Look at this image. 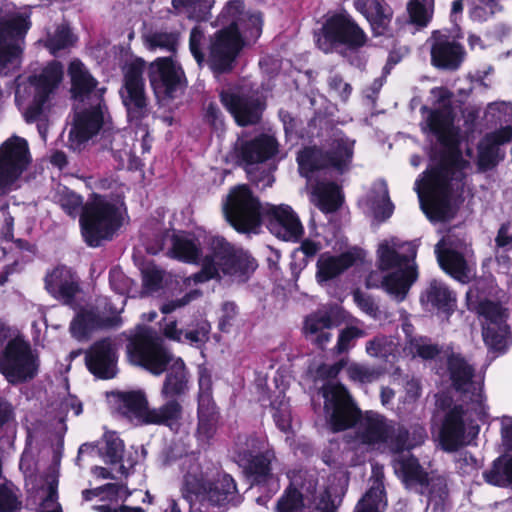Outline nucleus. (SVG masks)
Wrapping results in <instances>:
<instances>
[{
  "instance_id": "nucleus-1",
  "label": "nucleus",
  "mask_w": 512,
  "mask_h": 512,
  "mask_svg": "<svg viewBox=\"0 0 512 512\" xmlns=\"http://www.w3.org/2000/svg\"><path fill=\"white\" fill-rule=\"evenodd\" d=\"M431 96L436 106L422 107L424 120L421 128L433 134L445 149L435 167L423 173L415 182L420 207L430 221H443L453 215L454 204L463 190L464 170L468 166L456 148L458 132L453 125L451 93L444 87H435Z\"/></svg>"
},
{
  "instance_id": "nucleus-2",
  "label": "nucleus",
  "mask_w": 512,
  "mask_h": 512,
  "mask_svg": "<svg viewBox=\"0 0 512 512\" xmlns=\"http://www.w3.org/2000/svg\"><path fill=\"white\" fill-rule=\"evenodd\" d=\"M450 379L461 402L445 394L437 395L433 435L442 450L454 452L466 446L479 432L478 420L486 416L481 380L474 379V369L458 353L447 354Z\"/></svg>"
},
{
  "instance_id": "nucleus-3",
  "label": "nucleus",
  "mask_w": 512,
  "mask_h": 512,
  "mask_svg": "<svg viewBox=\"0 0 512 512\" xmlns=\"http://www.w3.org/2000/svg\"><path fill=\"white\" fill-rule=\"evenodd\" d=\"M205 255L201 258L200 243L185 235L173 239L171 253L173 257L187 263L201 262V269L187 278V283H205L210 280L244 282L257 267L255 260L247 251L238 248L219 235L205 237Z\"/></svg>"
},
{
  "instance_id": "nucleus-4",
  "label": "nucleus",
  "mask_w": 512,
  "mask_h": 512,
  "mask_svg": "<svg viewBox=\"0 0 512 512\" xmlns=\"http://www.w3.org/2000/svg\"><path fill=\"white\" fill-rule=\"evenodd\" d=\"M321 394L324 398L325 417L333 431H342L356 425L353 443L361 454L384 444L392 449L396 433L392 421L372 411L361 415L341 384L328 381L321 388Z\"/></svg>"
},
{
  "instance_id": "nucleus-5",
  "label": "nucleus",
  "mask_w": 512,
  "mask_h": 512,
  "mask_svg": "<svg viewBox=\"0 0 512 512\" xmlns=\"http://www.w3.org/2000/svg\"><path fill=\"white\" fill-rule=\"evenodd\" d=\"M223 212L238 232L257 233L265 220L269 231L284 241L296 242L303 234L300 219L289 205H262L247 185L231 190L223 204Z\"/></svg>"
},
{
  "instance_id": "nucleus-6",
  "label": "nucleus",
  "mask_w": 512,
  "mask_h": 512,
  "mask_svg": "<svg viewBox=\"0 0 512 512\" xmlns=\"http://www.w3.org/2000/svg\"><path fill=\"white\" fill-rule=\"evenodd\" d=\"M354 145L355 140L343 133H335L326 152L306 147L297 156L299 172L312 188V202L324 213L336 211L342 204L343 195L336 183L320 180V177L326 176L328 168L339 173L347 171L352 163Z\"/></svg>"
},
{
  "instance_id": "nucleus-7",
  "label": "nucleus",
  "mask_w": 512,
  "mask_h": 512,
  "mask_svg": "<svg viewBox=\"0 0 512 512\" xmlns=\"http://www.w3.org/2000/svg\"><path fill=\"white\" fill-rule=\"evenodd\" d=\"M162 342L155 330L140 326L127 345V354L132 364L154 375H160L167 369L161 396L175 399L188 392L189 377L183 360L172 356L164 349Z\"/></svg>"
},
{
  "instance_id": "nucleus-8",
  "label": "nucleus",
  "mask_w": 512,
  "mask_h": 512,
  "mask_svg": "<svg viewBox=\"0 0 512 512\" xmlns=\"http://www.w3.org/2000/svg\"><path fill=\"white\" fill-rule=\"evenodd\" d=\"M222 28L210 44L209 64L215 72H225L232 67L242 47L255 41L262 33V18L259 13L244 11L241 0H231L218 17Z\"/></svg>"
},
{
  "instance_id": "nucleus-9",
  "label": "nucleus",
  "mask_w": 512,
  "mask_h": 512,
  "mask_svg": "<svg viewBox=\"0 0 512 512\" xmlns=\"http://www.w3.org/2000/svg\"><path fill=\"white\" fill-rule=\"evenodd\" d=\"M53 200L68 216H80L82 235L91 247H98L103 240L111 239L121 225L119 206L106 196L94 193L83 206L81 196L65 186H58Z\"/></svg>"
},
{
  "instance_id": "nucleus-10",
  "label": "nucleus",
  "mask_w": 512,
  "mask_h": 512,
  "mask_svg": "<svg viewBox=\"0 0 512 512\" xmlns=\"http://www.w3.org/2000/svg\"><path fill=\"white\" fill-rule=\"evenodd\" d=\"M72 96L77 102L69 147L76 151L98 133L104 121V88L97 87L96 79L79 60L71 61L68 69Z\"/></svg>"
},
{
  "instance_id": "nucleus-11",
  "label": "nucleus",
  "mask_w": 512,
  "mask_h": 512,
  "mask_svg": "<svg viewBox=\"0 0 512 512\" xmlns=\"http://www.w3.org/2000/svg\"><path fill=\"white\" fill-rule=\"evenodd\" d=\"M182 474L180 492L190 506L200 507L224 505L236 492L234 479L219 471L212 463L201 461L196 453L180 458Z\"/></svg>"
},
{
  "instance_id": "nucleus-12",
  "label": "nucleus",
  "mask_w": 512,
  "mask_h": 512,
  "mask_svg": "<svg viewBox=\"0 0 512 512\" xmlns=\"http://www.w3.org/2000/svg\"><path fill=\"white\" fill-rule=\"evenodd\" d=\"M63 66L53 61L40 74L26 79L19 77L16 83L15 103L26 122H38V131L45 139V122L51 108V99L63 79Z\"/></svg>"
},
{
  "instance_id": "nucleus-13",
  "label": "nucleus",
  "mask_w": 512,
  "mask_h": 512,
  "mask_svg": "<svg viewBox=\"0 0 512 512\" xmlns=\"http://www.w3.org/2000/svg\"><path fill=\"white\" fill-rule=\"evenodd\" d=\"M417 245L391 237L381 241L377 249L379 268L392 270L382 279L381 286L395 301L402 302L418 278L415 258Z\"/></svg>"
},
{
  "instance_id": "nucleus-14",
  "label": "nucleus",
  "mask_w": 512,
  "mask_h": 512,
  "mask_svg": "<svg viewBox=\"0 0 512 512\" xmlns=\"http://www.w3.org/2000/svg\"><path fill=\"white\" fill-rule=\"evenodd\" d=\"M39 358L30 343L16 329L0 322V372L12 384L36 376Z\"/></svg>"
},
{
  "instance_id": "nucleus-15",
  "label": "nucleus",
  "mask_w": 512,
  "mask_h": 512,
  "mask_svg": "<svg viewBox=\"0 0 512 512\" xmlns=\"http://www.w3.org/2000/svg\"><path fill=\"white\" fill-rule=\"evenodd\" d=\"M28 9L6 6L0 11V75L20 68L25 37L31 27Z\"/></svg>"
},
{
  "instance_id": "nucleus-16",
  "label": "nucleus",
  "mask_w": 512,
  "mask_h": 512,
  "mask_svg": "<svg viewBox=\"0 0 512 512\" xmlns=\"http://www.w3.org/2000/svg\"><path fill=\"white\" fill-rule=\"evenodd\" d=\"M235 461L241 466L253 483L267 484L271 492L279 488V480L271 473L275 454L266 437L239 435L233 447Z\"/></svg>"
},
{
  "instance_id": "nucleus-17",
  "label": "nucleus",
  "mask_w": 512,
  "mask_h": 512,
  "mask_svg": "<svg viewBox=\"0 0 512 512\" xmlns=\"http://www.w3.org/2000/svg\"><path fill=\"white\" fill-rule=\"evenodd\" d=\"M394 472L409 490L426 495L428 506L443 509L448 496L446 480L442 476H429L409 451L397 453L392 461Z\"/></svg>"
},
{
  "instance_id": "nucleus-18",
  "label": "nucleus",
  "mask_w": 512,
  "mask_h": 512,
  "mask_svg": "<svg viewBox=\"0 0 512 512\" xmlns=\"http://www.w3.org/2000/svg\"><path fill=\"white\" fill-rule=\"evenodd\" d=\"M367 35L347 13L329 16L316 34V43L325 53L356 51L363 47Z\"/></svg>"
},
{
  "instance_id": "nucleus-19",
  "label": "nucleus",
  "mask_w": 512,
  "mask_h": 512,
  "mask_svg": "<svg viewBox=\"0 0 512 512\" xmlns=\"http://www.w3.org/2000/svg\"><path fill=\"white\" fill-rule=\"evenodd\" d=\"M468 306L475 310L481 319L482 336L489 349L504 351L510 342V313L499 303L474 299L472 290L467 292Z\"/></svg>"
},
{
  "instance_id": "nucleus-20",
  "label": "nucleus",
  "mask_w": 512,
  "mask_h": 512,
  "mask_svg": "<svg viewBox=\"0 0 512 512\" xmlns=\"http://www.w3.org/2000/svg\"><path fill=\"white\" fill-rule=\"evenodd\" d=\"M122 300L121 304L124 305ZM120 308L114 306L106 297H99L94 303L81 308L70 324L71 335L79 340H86L90 333L97 329L118 326L120 323Z\"/></svg>"
},
{
  "instance_id": "nucleus-21",
  "label": "nucleus",
  "mask_w": 512,
  "mask_h": 512,
  "mask_svg": "<svg viewBox=\"0 0 512 512\" xmlns=\"http://www.w3.org/2000/svg\"><path fill=\"white\" fill-rule=\"evenodd\" d=\"M487 114L495 118L496 122L506 125L487 134L481 141L478 165L482 170L492 168L504 157L500 146L512 139V106L506 102L492 103L488 105Z\"/></svg>"
},
{
  "instance_id": "nucleus-22",
  "label": "nucleus",
  "mask_w": 512,
  "mask_h": 512,
  "mask_svg": "<svg viewBox=\"0 0 512 512\" xmlns=\"http://www.w3.org/2000/svg\"><path fill=\"white\" fill-rule=\"evenodd\" d=\"M31 162L26 139L13 135L0 145V196L18 187Z\"/></svg>"
},
{
  "instance_id": "nucleus-23",
  "label": "nucleus",
  "mask_w": 512,
  "mask_h": 512,
  "mask_svg": "<svg viewBox=\"0 0 512 512\" xmlns=\"http://www.w3.org/2000/svg\"><path fill=\"white\" fill-rule=\"evenodd\" d=\"M288 477L290 486L277 501L276 512H312L319 493L316 472L292 471Z\"/></svg>"
},
{
  "instance_id": "nucleus-24",
  "label": "nucleus",
  "mask_w": 512,
  "mask_h": 512,
  "mask_svg": "<svg viewBox=\"0 0 512 512\" xmlns=\"http://www.w3.org/2000/svg\"><path fill=\"white\" fill-rule=\"evenodd\" d=\"M144 69L145 62L141 59H136L127 64L124 71V85L121 90V97L127 109L128 118L135 125H138L149 113L144 89Z\"/></svg>"
},
{
  "instance_id": "nucleus-25",
  "label": "nucleus",
  "mask_w": 512,
  "mask_h": 512,
  "mask_svg": "<svg viewBox=\"0 0 512 512\" xmlns=\"http://www.w3.org/2000/svg\"><path fill=\"white\" fill-rule=\"evenodd\" d=\"M239 157L247 165L250 179L262 188L272 186L274 177L271 172H264L259 177L252 171V166L272 158L278 151V143L271 135H260L250 141H241L238 145Z\"/></svg>"
},
{
  "instance_id": "nucleus-26",
  "label": "nucleus",
  "mask_w": 512,
  "mask_h": 512,
  "mask_svg": "<svg viewBox=\"0 0 512 512\" xmlns=\"http://www.w3.org/2000/svg\"><path fill=\"white\" fill-rule=\"evenodd\" d=\"M221 101L240 126L258 123L264 109L259 94L244 88L223 91Z\"/></svg>"
},
{
  "instance_id": "nucleus-27",
  "label": "nucleus",
  "mask_w": 512,
  "mask_h": 512,
  "mask_svg": "<svg viewBox=\"0 0 512 512\" xmlns=\"http://www.w3.org/2000/svg\"><path fill=\"white\" fill-rule=\"evenodd\" d=\"M149 80L158 98H172L183 87L184 73L171 57H160L149 66Z\"/></svg>"
},
{
  "instance_id": "nucleus-28",
  "label": "nucleus",
  "mask_w": 512,
  "mask_h": 512,
  "mask_svg": "<svg viewBox=\"0 0 512 512\" xmlns=\"http://www.w3.org/2000/svg\"><path fill=\"white\" fill-rule=\"evenodd\" d=\"M117 341L104 338L95 342L86 352L85 362L88 370L98 378L111 379L117 373Z\"/></svg>"
},
{
  "instance_id": "nucleus-29",
  "label": "nucleus",
  "mask_w": 512,
  "mask_h": 512,
  "mask_svg": "<svg viewBox=\"0 0 512 512\" xmlns=\"http://www.w3.org/2000/svg\"><path fill=\"white\" fill-rule=\"evenodd\" d=\"M467 249L464 243L454 245L450 236L443 238L435 247V254L440 267L460 282L468 281L470 269L464 256Z\"/></svg>"
},
{
  "instance_id": "nucleus-30",
  "label": "nucleus",
  "mask_w": 512,
  "mask_h": 512,
  "mask_svg": "<svg viewBox=\"0 0 512 512\" xmlns=\"http://www.w3.org/2000/svg\"><path fill=\"white\" fill-rule=\"evenodd\" d=\"M431 40L432 64L445 70H457L465 57L463 46L447 33L440 31L434 32Z\"/></svg>"
},
{
  "instance_id": "nucleus-31",
  "label": "nucleus",
  "mask_w": 512,
  "mask_h": 512,
  "mask_svg": "<svg viewBox=\"0 0 512 512\" xmlns=\"http://www.w3.org/2000/svg\"><path fill=\"white\" fill-rule=\"evenodd\" d=\"M354 6L367 19L375 36L389 31L394 11L385 0H355Z\"/></svg>"
},
{
  "instance_id": "nucleus-32",
  "label": "nucleus",
  "mask_w": 512,
  "mask_h": 512,
  "mask_svg": "<svg viewBox=\"0 0 512 512\" xmlns=\"http://www.w3.org/2000/svg\"><path fill=\"white\" fill-rule=\"evenodd\" d=\"M360 258V251L356 248L349 249L339 256L323 253L317 260L316 279L319 283L327 282L339 276Z\"/></svg>"
},
{
  "instance_id": "nucleus-33",
  "label": "nucleus",
  "mask_w": 512,
  "mask_h": 512,
  "mask_svg": "<svg viewBox=\"0 0 512 512\" xmlns=\"http://www.w3.org/2000/svg\"><path fill=\"white\" fill-rule=\"evenodd\" d=\"M100 453L105 463L117 467L116 472L123 476H127L137 462L136 457L130 452L124 456L123 441L115 432H107L104 435V446L101 447Z\"/></svg>"
},
{
  "instance_id": "nucleus-34",
  "label": "nucleus",
  "mask_w": 512,
  "mask_h": 512,
  "mask_svg": "<svg viewBox=\"0 0 512 512\" xmlns=\"http://www.w3.org/2000/svg\"><path fill=\"white\" fill-rule=\"evenodd\" d=\"M118 411L136 425H145L148 401L142 391L116 392L113 394Z\"/></svg>"
},
{
  "instance_id": "nucleus-35",
  "label": "nucleus",
  "mask_w": 512,
  "mask_h": 512,
  "mask_svg": "<svg viewBox=\"0 0 512 512\" xmlns=\"http://www.w3.org/2000/svg\"><path fill=\"white\" fill-rule=\"evenodd\" d=\"M47 291L55 298L70 303L78 290L77 280L71 269L58 266L45 278Z\"/></svg>"
},
{
  "instance_id": "nucleus-36",
  "label": "nucleus",
  "mask_w": 512,
  "mask_h": 512,
  "mask_svg": "<svg viewBox=\"0 0 512 512\" xmlns=\"http://www.w3.org/2000/svg\"><path fill=\"white\" fill-rule=\"evenodd\" d=\"M383 468L377 465L372 467L370 487L359 500L354 512H384L387 507V498L383 484Z\"/></svg>"
},
{
  "instance_id": "nucleus-37",
  "label": "nucleus",
  "mask_w": 512,
  "mask_h": 512,
  "mask_svg": "<svg viewBox=\"0 0 512 512\" xmlns=\"http://www.w3.org/2000/svg\"><path fill=\"white\" fill-rule=\"evenodd\" d=\"M420 301L427 310H438L450 314L456 305V296L446 284L433 280L422 293Z\"/></svg>"
},
{
  "instance_id": "nucleus-38",
  "label": "nucleus",
  "mask_w": 512,
  "mask_h": 512,
  "mask_svg": "<svg viewBox=\"0 0 512 512\" xmlns=\"http://www.w3.org/2000/svg\"><path fill=\"white\" fill-rule=\"evenodd\" d=\"M322 459L326 465L333 468L356 466L364 461L353 441L343 446L338 442H330L322 453Z\"/></svg>"
},
{
  "instance_id": "nucleus-39",
  "label": "nucleus",
  "mask_w": 512,
  "mask_h": 512,
  "mask_svg": "<svg viewBox=\"0 0 512 512\" xmlns=\"http://www.w3.org/2000/svg\"><path fill=\"white\" fill-rule=\"evenodd\" d=\"M331 327V316L327 312L318 311L306 317L303 331L308 340L324 347L331 340Z\"/></svg>"
},
{
  "instance_id": "nucleus-40",
  "label": "nucleus",
  "mask_w": 512,
  "mask_h": 512,
  "mask_svg": "<svg viewBox=\"0 0 512 512\" xmlns=\"http://www.w3.org/2000/svg\"><path fill=\"white\" fill-rule=\"evenodd\" d=\"M163 332L171 340L200 347L208 340L210 325L207 321H200L195 327L183 331L177 328L176 321H170L165 324Z\"/></svg>"
},
{
  "instance_id": "nucleus-41",
  "label": "nucleus",
  "mask_w": 512,
  "mask_h": 512,
  "mask_svg": "<svg viewBox=\"0 0 512 512\" xmlns=\"http://www.w3.org/2000/svg\"><path fill=\"white\" fill-rule=\"evenodd\" d=\"M181 417V404L176 399L168 398L162 406L148 409L145 425H164L175 429L178 427Z\"/></svg>"
},
{
  "instance_id": "nucleus-42",
  "label": "nucleus",
  "mask_w": 512,
  "mask_h": 512,
  "mask_svg": "<svg viewBox=\"0 0 512 512\" xmlns=\"http://www.w3.org/2000/svg\"><path fill=\"white\" fill-rule=\"evenodd\" d=\"M13 217H5V225L1 233L0 241V259L11 261L12 265L18 264L17 253L26 248V243L22 240H13Z\"/></svg>"
},
{
  "instance_id": "nucleus-43",
  "label": "nucleus",
  "mask_w": 512,
  "mask_h": 512,
  "mask_svg": "<svg viewBox=\"0 0 512 512\" xmlns=\"http://www.w3.org/2000/svg\"><path fill=\"white\" fill-rule=\"evenodd\" d=\"M369 201L377 218L384 220L392 215L394 205L390 201L387 183L384 180H378L373 184Z\"/></svg>"
},
{
  "instance_id": "nucleus-44",
  "label": "nucleus",
  "mask_w": 512,
  "mask_h": 512,
  "mask_svg": "<svg viewBox=\"0 0 512 512\" xmlns=\"http://www.w3.org/2000/svg\"><path fill=\"white\" fill-rule=\"evenodd\" d=\"M398 347L399 342L397 338L380 335L366 343V353L371 357L389 360V357H396Z\"/></svg>"
},
{
  "instance_id": "nucleus-45",
  "label": "nucleus",
  "mask_w": 512,
  "mask_h": 512,
  "mask_svg": "<svg viewBox=\"0 0 512 512\" xmlns=\"http://www.w3.org/2000/svg\"><path fill=\"white\" fill-rule=\"evenodd\" d=\"M486 482L496 486H512V458H498L490 470L483 473Z\"/></svg>"
},
{
  "instance_id": "nucleus-46",
  "label": "nucleus",
  "mask_w": 512,
  "mask_h": 512,
  "mask_svg": "<svg viewBox=\"0 0 512 512\" xmlns=\"http://www.w3.org/2000/svg\"><path fill=\"white\" fill-rule=\"evenodd\" d=\"M198 415H217L212 399V380L206 368L199 369Z\"/></svg>"
},
{
  "instance_id": "nucleus-47",
  "label": "nucleus",
  "mask_w": 512,
  "mask_h": 512,
  "mask_svg": "<svg viewBox=\"0 0 512 512\" xmlns=\"http://www.w3.org/2000/svg\"><path fill=\"white\" fill-rule=\"evenodd\" d=\"M426 438V431L421 426L413 428L410 433L404 427L398 426L394 434V443L392 449L399 452L402 450H410L424 442Z\"/></svg>"
},
{
  "instance_id": "nucleus-48",
  "label": "nucleus",
  "mask_w": 512,
  "mask_h": 512,
  "mask_svg": "<svg viewBox=\"0 0 512 512\" xmlns=\"http://www.w3.org/2000/svg\"><path fill=\"white\" fill-rule=\"evenodd\" d=\"M408 23L416 27H425L434 12V0H409L407 3Z\"/></svg>"
},
{
  "instance_id": "nucleus-49",
  "label": "nucleus",
  "mask_w": 512,
  "mask_h": 512,
  "mask_svg": "<svg viewBox=\"0 0 512 512\" xmlns=\"http://www.w3.org/2000/svg\"><path fill=\"white\" fill-rule=\"evenodd\" d=\"M75 40L76 38L69 27L61 24L56 26L52 31H48L47 37L44 40V45L52 54L55 55L58 51L72 46Z\"/></svg>"
},
{
  "instance_id": "nucleus-50",
  "label": "nucleus",
  "mask_w": 512,
  "mask_h": 512,
  "mask_svg": "<svg viewBox=\"0 0 512 512\" xmlns=\"http://www.w3.org/2000/svg\"><path fill=\"white\" fill-rule=\"evenodd\" d=\"M176 14H184L191 19H203L211 8V0H172Z\"/></svg>"
},
{
  "instance_id": "nucleus-51",
  "label": "nucleus",
  "mask_w": 512,
  "mask_h": 512,
  "mask_svg": "<svg viewBox=\"0 0 512 512\" xmlns=\"http://www.w3.org/2000/svg\"><path fill=\"white\" fill-rule=\"evenodd\" d=\"M41 486L43 499L41 502V512H62L60 504L57 502L58 479L54 473H49L44 478Z\"/></svg>"
},
{
  "instance_id": "nucleus-52",
  "label": "nucleus",
  "mask_w": 512,
  "mask_h": 512,
  "mask_svg": "<svg viewBox=\"0 0 512 512\" xmlns=\"http://www.w3.org/2000/svg\"><path fill=\"white\" fill-rule=\"evenodd\" d=\"M500 0H470L469 16L474 22L483 23L500 11Z\"/></svg>"
},
{
  "instance_id": "nucleus-53",
  "label": "nucleus",
  "mask_w": 512,
  "mask_h": 512,
  "mask_svg": "<svg viewBox=\"0 0 512 512\" xmlns=\"http://www.w3.org/2000/svg\"><path fill=\"white\" fill-rule=\"evenodd\" d=\"M145 41L147 47L152 51L174 52L176 50L178 37L176 33L158 31L146 35Z\"/></svg>"
},
{
  "instance_id": "nucleus-54",
  "label": "nucleus",
  "mask_w": 512,
  "mask_h": 512,
  "mask_svg": "<svg viewBox=\"0 0 512 512\" xmlns=\"http://www.w3.org/2000/svg\"><path fill=\"white\" fill-rule=\"evenodd\" d=\"M405 349L413 357L419 356L426 360L433 359L440 353L438 346L425 337L410 338Z\"/></svg>"
},
{
  "instance_id": "nucleus-55",
  "label": "nucleus",
  "mask_w": 512,
  "mask_h": 512,
  "mask_svg": "<svg viewBox=\"0 0 512 512\" xmlns=\"http://www.w3.org/2000/svg\"><path fill=\"white\" fill-rule=\"evenodd\" d=\"M351 380L360 383H371L379 378L381 370L366 364L352 363L347 368Z\"/></svg>"
},
{
  "instance_id": "nucleus-56",
  "label": "nucleus",
  "mask_w": 512,
  "mask_h": 512,
  "mask_svg": "<svg viewBox=\"0 0 512 512\" xmlns=\"http://www.w3.org/2000/svg\"><path fill=\"white\" fill-rule=\"evenodd\" d=\"M271 407L274 410L273 417L278 428L283 431H289L291 427L290 409L284 396H278L271 402Z\"/></svg>"
},
{
  "instance_id": "nucleus-57",
  "label": "nucleus",
  "mask_w": 512,
  "mask_h": 512,
  "mask_svg": "<svg viewBox=\"0 0 512 512\" xmlns=\"http://www.w3.org/2000/svg\"><path fill=\"white\" fill-rule=\"evenodd\" d=\"M217 415L212 414H200L198 415V428L197 438L198 440L206 444L214 436L216 432Z\"/></svg>"
},
{
  "instance_id": "nucleus-58",
  "label": "nucleus",
  "mask_w": 512,
  "mask_h": 512,
  "mask_svg": "<svg viewBox=\"0 0 512 512\" xmlns=\"http://www.w3.org/2000/svg\"><path fill=\"white\" fill-rule=\"evenodd\" d=\"M366 336L365 330L357 326H348L343 329L338 337L336 349L338 353L348 351L356 339L363 338Z\"/></svg>"
},
{
  "instance_id": "nucleus-59",
  "label": "nucleus",
  "mask_w": 512,
  "mask_h": 512,
  "mask_svg": "<svg viewBox=\"0 0 512 512\" xmlns=\"http://www.w3.org/2000/svg\"><path fill=\"white\" fill-rule=\"evenodd\" d=\"M100 489H102V501H125L130 496V492L127 487L117 483H108L101 486Z\"/></svg>"
},
{
  "instance_id": "nucleus-60",
  "label": "nucleus",
  "mask_w": 512,
  "mask_h": 512,
  "mask_svg": "<svg viewBox=\"0 0 512 512\" xmlns=\"http://www.w3.org/2000/svg\"><path fill=\"white\" fill-rule=\"evenodd\" d=\"M353 299L356 305L368 316L377 318L379 314V308L374 299L359 290L353 293Z\"/></svg>"
},
{
  "instance_id": "nucleus-61",
  "label": "nucleus",
  "mask_w": 512,
  "mask_h": 512,
  "mask_svg": "<svg viewBox=\"0 0 512 512\" xmlns=\"http://www.w3.org/2000/svg\"><path fill=\"white\" fill-rule=\"evenodd\" d=\"M204 38L205 34L202 27L200 25L195 26L190 33L189 46L190 51L198 64H201L204 59V54L201 49Z\"/></svg>"
},
{
  "instance_id": "nucleus-62",
  "label": "nucleus",
  "mask_w": 512,
  "mask_h": 512,
  "mask_svg": "<svg viewBox=\"0 0 512 512\" xmlns=\"http://www.w3.org/2000/svg\"><path fill=\"white\" fill-rule=\"evenodd\" d=\"M325 245H329L328 241L324 244L319 235H316L315 238L309 237L303 240L300 247L294 253L301 252L305 257L311 258L321 251Z\"/></svg>"
},
{
  "instance_id": "nucleus-63",
  "label": "nucleus",
  "mask_w": 512,
  "mask_h": 512,
  "mask_svg": "<svg viewBox=\"0 0 512 512\" xmlns=\"http://www.w3.org/2000/svg\"><path fill=\"white\" fill-rule=\"evenodd\" d=\"M109 281L111 288L120 295H123L127 291L130 283V280L126 278L123 272L118 268L110 270Z\"/></svg>"
},
{
  "instance_id": "nucleus-64",
  "label": "nucleus",
  "mask_w": 512,
  "mask_h": 512,
  "mask_svg": "<svg viewBox=\"0 0 512 512\" xmlns=\"http://www.w3.org/2000/svg\"><path fill=\"white\" fill-rule=\"evenodd\" d=\"M328 83L331 91L335 92L341 101L346 102L352 92L350 84L344 82L338 75L330 76Z\"/></svg>"
}]
</instances>
